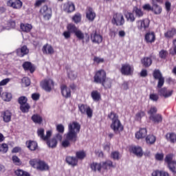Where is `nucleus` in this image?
<instances>
[{"label": "nucleus", "instance_id": "nucleus-1", "mask_svg": "<svg viewBox=\"0 0 176 176\" xmlns=\"http://www.w3.org/2000/svg\"><path fill=\"white\" fill-rule=\"evenodd\" d=\"M80 131V124L78 122H72L68 125V132L66 133V138L73 141V142H76Z\"/></svg>", "mask_w": 176, "mask_h": 176}, {"label": "nucleus", "instance_id": "nucleus-2", "mask_svg": "<svg viewBox=\"0 0 176 176\" xmlns=\"http://www.w3.org/2000/svg\"><path fill=\"white\" fill-rule=\"evenodd\" d=\"M108 118L111 120L110 127L111 130H113V133H115V134H120V132L123 131L124 127L122 122H120V120H119V116H118V114L111 112L108 115Z\"/></svg>", "mask_w": 176, "mask_h": 176}, {"label": "nucleus", "instance_id": "nucleus-3", "mask_svg": "<svg viewBox=\"0 0 176 176\" xmlns=\"http://www.w3.org/2000/svg\"><path fill=\"white\" fill-rule=\"evenodd\" d=\"M18 103L20 105V111L22 113H28L30 109H31V106L28 103V98L26 96H20L18 98Z\"/></svg>", "mask_w": 176, "mask_h": 176}, {"label": "nucleus", "instance_id": "nucleus-4", "mask_svg": "<svg viewBox=\"0 0 176 176\" xmlns=\"http://www.w3.org/2000/svg\"><path fill=\"white\" fill-rule=\"evenodd\" d=\"M149 24H151V21L148 19L136 21V27L140 32H145L149 28Z\"/></svg>", "mask_w": 176, "mask_h": 176}, {"label": "nucleus", "instance_id": "nucleus-5", "mask_svg": "<svg viewBox=\"0 0 176 176\" xmlns=\"http://www.w3.org/2000/svg\"><path fill=\"white\" fill-rule=\"evenodd\" d=\"M125 22L126 21L124 20V16H123V14L120 12H115L113 14L111 23L114 25L121 26L123 25Z\"/></svg>", "mask_w": 176, "mask_h": 176}, {"label": "nucleus", "instance_id": "nucleus-6", "mask_svg": "<svg viewBox=\"0 0 176 176\" xmlns=\"http://www.w3.org/2000/svg\"><path fill=\"white\" fill-rule=\"evenodd\" d=\"M58 141H63V135L56 133L52 138L47 140V145L49 148H56L58 144Z\"/></svg>", "mask_w": 176, "mask_h": 176}, {"label": "nucleus", "instance_id": "nucleus-7", "mask_svg": "<svg viewBox=\"0 0 176 176\" xmlns=\"http://www.w3.org/2000/svg\"><path fill=\"white\" fill-rule=\"evenodd\" d=\"M29 164H30V166L33 167V168H36V170H38L39 171H43V170H45V162L41 160H30L29 162Z\"/></svg>", "mask_w": 176, "mask_h": 176}, {"label": "nucleus", "instance_id": "nucleus-8", "mask_svg": "<svg viewBox=\"0 0 176 176\" xmlns=\"http://www.w3.org/2000/svg\"><path fill=\"white\" fill-rule=\"evenodd\" d=\"M78 109L82 115H87L88 118H90L93 117V109H91L87 104H78Z\"/></svg>", "mask_w": 176, "mask_h": 176}, {"label": "nucleus", "instance_id": "nucleus-9", "mask_svg": "<svg viewBox=\"0 0 176 176\" xmlns=\"http://www.w3.org/2000/svg\"><path fill=\"white\" fill-rule=\"evenodd\" d=\"M107 78V73L104 70H99L98 71L94 77V82L95 83L101 84L104 82V80Z\"/></svg>", "mask_w": 176, "mask_h": 176}, {"label": "nucleus", "instance_id": "nucleus-10", "mask_svg": "<svg viewBox=\"0 0 176 176\" xmlns=\"http://www.w3.org/2000/svg\"><path fill=\"white\" fill-rule=\"evenodd\" d=\"M134 72V67L129 63L122 65L120 72L122 75L129 76Z\"/></svg>", "mask_w": 176, "mask_h": 176}, {"label": "nucleus", "instance_id": "nucleus-11", "mask_svg": "<svg viewBox=\"0 0 176 176\" xmlns=\"http://www.w3.org/2000/svg\"><path fill=\"white\" fill-rule=\"evenodd\" d=\"M7 6L13 9H21L23 8V1L21 0H8Z\"/></svg>", "mask_w": 176, "mask_h": 176}, {"label": "nucleus", "instance_id": "nucleus-12", "mask_svg": "<svg viewBox=\"0 0 176 176\" xmlns=\"http://www.w3.org/2000/svg\"><path fill=\"white\" fill-rule=\"evenodd\" d=\"M158 93L161 97L164 98H168L173 96V91L171 89H167V88L164 87L158 90Z\"/></svg>", "mask_w": 176, "mask_h": 176}, {"label": "nucleus", "instance_id": "nucleus-13", "mask_svg": "<svg viewBox=\"0 0 176 176\" xmlns=\"http://www.w3.org/2000/svg\"><path fill=\"white\" fill-rule=\"evenodd\" d=\"M63 10L66 13H72L75 10V4L71 1H67L63 5Z\"/></svg>", "mask_w": 176, "mask_h": 176}, {"label": "nucleus", "instance_id": "nucleus-14", "mask_svg": "<svg viewBox=\"0 0 176 176\" xmlns=\"http://www.w3.org/2000/svg\"><path fill=\"white\" fill-rule=\"evenodd\" d=\"M1 117L3 118L5 123H9V122L12 120V112L9 110L1 111Z\"/></svg>", "mask_w": 176, "mask_h": 176}, {"label": "nucleus", "instance_id": "nucleus-15", "mask_svg": "<svg viewBox=\"0 0 176 176\" xmlns=\"http://www.w3.org/2000/svg\"><path fill=\"white\" fill-rule=\"evenodd\" d=\"M144 41L146 43H153V42L156 41V35H155V32H147L144 36Z\"/></svg>", "mask_w": 176, "mask_h": 176}, {"label": "nucleus", "instance_id": "nucleus-16", "mask_svg": "<svg viewBox=\"0 0 176 176\" xmlns=\"http://www.w3.org/2000/svg\"><path fill=\"white\" fill-rule=\"evenodd\" d=\"M61 94L65 98H69L71 97V89L65 85L60 86Z\"/></svg>", "mask_w": 176, "mask_h": 176}, {"label": "nucleus", "instance_id": "nucleus-17", "mask_svg": "<svg viewBox=\"0 0 176 176\" xmlns=\"http://www.w3.org/2000/svg\"><path fill=\"white\" fill-rule=\"evenodd\" d=\"M91 41L93 42V43H97L98 45H100V43L102 42V36L98 34L97 32L92 33L91 34Z\"/></svg>", "mask_w": 176, "mask_h": 176}, {"label": "nucleus", "instance_id": "nucleus-18", "mask_svg": "<svg viewBox=\"0 0 176 176\" xmlns=\"http://www.w3.org/2000/svg\"><path fill=\"white\" fill-rule=\"evenodd\" d=\"M27 148L32 151H36L38 149V142L34 140H28L25 142Z\"/></svg>", "mask_w": 176, "mask_h": 176}, {"label": "nucleus", "instance_id": "nucleus-19", "mask_svg": "<svg viewBox=\"0 0 176 176\" xmlns=\"http://www.w3.org/2000/svg\"><path fill=\"white\" fill-rule=\"evenodd\" d=\"M54 87V82L52 79H47L45 81V91L50 93L52 89Z\"/></svg>", "mask_w": 176, "mask_h": 176}, {"label": "nucleus", "instance_id": "nucleus-20", "mask_svg": "<svg viewBox=\"0 0 176 176\" xmlns=\"http://www.w3.org/2000/svg\"><path fill=\"white\" fill-rule=\"evenodd\" d=\"M17 56L19 57H24V56H26V54H28L30 53V50L27 47V45H23L21 47V49H18L16 50Z\"/></svg>", "mask_w": 176, "mask_h": 176}, {"label": "nucleus", "instance_id": "nucleus-21", "mask_svg": "<svg viewBox=\"0 0 176 176\" xmlns=\"http://www.w3.org/2000/svg\"><path fill=\"white\" fill-rule=\"evenodd\" d=\"M22 67L25 71H30V74H34V72H35V67L30 62L23 63Z\"/></svg>", "mask_w": 176, "mask_h": 176}, {"label": "nucleus", "instance_id": "nucleus-22", "mask_svg": "<svg viewBox=\"0 0 176 176\" xmlns=\"http://www.w3.org/2000/svg\"><path fill=\"white\" fill-rule=\"evenodd\" d=\"M146 129H140L139 131L135 133V138H137V140H142V138H145V137H146Z\"/></svg>", "mask_w": 176, "mask_h": 176}, {"label": "nucleus", "instance_id": "nucleus-23", "mask_svg": "<svg viewBox=\"0 0 176 176\" xmlns=\"http://www.w3.org/2000/svg\"><path fill=\"white\" fill-rule=\"evenodd\" d=\"M91 97L95 102H98V101L101 100V94L97 90L91 91Z\"/></svg>", "mask_w": 176, "mask_h": 176}, {"label": "nucleus", "instance_id": "nucleus-24", "mask_svg": "<svg viewBox=\"0 0 176 176\" xmlns=\"http://www.w3.org/2000/svg\"><path fill=\"white\" fill-rule=\"evenodd\" d=\"M31 119L35 124H42V122H43V118L38 113L34 114Z\"/></svg>", "mask_w": 176, "mask_h": 176}, {"label": "nucleus", "instance_id": "nucleus-25", "mask_svg": "<svg viewBox=\"0 0 176 176\" xmlns=\"http://www.w3.org/2000/svg\"><path fill=\"white\" fill-rule=\"evenodd\" d=\"M149 119L154 123H162L163 121V117L160 114L151 115Z\"/></svg>", "mask_w": 176, "mask_h": 176}, {"label": "nucleus", "instance_id": "nucleus-26", "mask_svg": "<svg viewBox=\"0 0 176 176\" xmlns=\"http://www.w3.org/2000/svg\"><path fill=\"white\" fill-rule=\"evenodd\" d=\"M131 152L134 153V155H137L138 157H142L144 155V152H142V148L140 146H133L131 148Z\"/></svg>", "mask_w": 176, "mask_h": 176}, {"label": "nucleus", "instance_id": "nucleus-27", "mask_svg": "<svg viewBox=\"0 0 176 176\" xmlns=\"http://www.w3.org/2000/svg\"><path fill=\"white\" fill-rule=\"evenodd\" d=\"M66 162L69 164V166H72L73 167L78 166V158H76V157H67Z\"/></svg>", "mask_w": 176, "mask_h": 176}, {"label": "nucleus", "instance_id": "nucleus-28", "mask_svg": "<svg viewBox=\"0 0 176 176\" xmlns=\"http://www.w3.org/2000/svg\"><path fill=\"white\" fill-rule=\"evenodd\" d=\"M87 19L89 20V21H93L94 19H96V12L93 11L92 8H88L86 13Z\"/></svg>", "mask_w": 176, "mask_h": 176}, {"label": "nucleus", "instance_id": "nucleus-29", "mask_svg": "<svg viewBox=\"0 0 176 176\" xmlns=\"http://www.w3.org/2000/svg\"><path fill=\"white\" fill-rule=\"evenodd\" d=\"M20 28L23 32H30L32 30V25L30 23H21Z\"/></svg>", "mask_w": 176, "mask_h": 176}, {"label": "nucleus", "instance_id": "nucleus-30", "mask_svg": "<svg viewBox=\"0 0 176 176\" xmlns=\"http://www.w3.org/2000/svg\"><path fill=\"white\" fill-rule=\"evenodd\" d=\"M151 176H170V174L166 170H156L152 173Z\"/></svg>", "mask_w": 176, "mask_h": 176}, {"label": "nucleus", "instance_id": "nucleus-31", "mask_svg": "<svg viewBox=\"0 0 176 176\" xmlns=\"http://www.w3.org/2000/svg\"><path fill=\"white\" fill-rule=\"evenodd\" d=\"M100 85H102L104 89H111V87H112V80H111V78H106Z\"/></svg>", "mask_w": 176, "mask_h": 176}, {"label": "nucleus", "instance_id": "nucleus-32", "mask_svg": "<svg viewBox=\"0 0 176 176\" xmlns=\"http://www.w3.org/2000/svg\"><path fill=\"white\" fill-rule=\"evenodd\" d=\"M152 5H153V8L151 12H153L155 14H160V13H162L163 10L162 7L158 4H152Z\"/></svg>", "mask_w": 176, "mask_h": 176}, {"label": "nucleus", "instance_id": "nucleus-33", "mask_svg": "<svg viewBox=\"0 0 176 176\" xmlns=\"http://www.w3.org/2000/svg\"><path fill=\"white\" fill-rule=\"evenodd\" d=\"M141 61L144 67H151L152 65V59L149 57H145Z\"/></svg>", "mask_w": 176, "mask_h": 176}, {"label": "nucleus", "instance_id": "nucleus-34", "mask_svg": "<svg viewBox=\"0 0 176 176\" xmlns=\"http://www.w3.org/2000/svg\"><path fill=\"white\" fill-rule=\"evenodd\" d=\"M166 140H168L172 144L176 142V133H169L166 134Z\"/></svg>", "mask_w": 176, "mask_h": 176}, {"label": "nucleus", "instance_id": "nucleus-35", "mask_svg": "<svg viewBox=\"0 0 176 176\" xmlns=\"http://www.w3.org/2000/svg\"><path fill=\"white\" fill-rule=\"evenodd\" d=\"M146 142L148 145H153L154 142H156V136L153 135H148L146 138Z\"/></svg>", "mask_w": 176, "mask_h": 176}, {"label": "nucleus", "instance_id": "nucleus-36", "mask_svg": "<svg viewBox=\"0 0 176 176\" xmlns=\"http://www.w3.org/2000/svg\"><path fill=\"white\" fill-rule=\"evenodd\" d=\"M86 157V153L83 151H77L76 153V158L77 160H83Z\"/></svg>", "mask_w": 176, "mask_h": 176}, {"label": "nucleus", "instance_id": "nucleus-37", "mask_svg": "<svg viewBox=\"0 0 176 176\" xmlns=\"http://www.w3.org/2000/svg\"><path fill=\"white\" fill-rule=\"evenodd\" d=\"M125 17L126 19V21H129L130 23H134V21H135V16H134V14L131 12H127L125 14Z\"/></svg>", "mask_w": 176, "mask_h": 176}, {"label": "nucleus", "instance_id": "nucleus-38", "mask_svg": "<svg viewBox=\"0 0 176 176\" xmlns=\"http://www.w3.org/2000/svg\"><path fill=\"white\" fill-rule=\"evenodd\" d=\"M91 168L94 171H101L102 164L101 163L98 164V163L94 162L91 165Z\"/></svg>", "mask_w": 176, "mask_h": 176}, {"label": "nucleus", "instance_id": "nucleus-39", "mask_svg": "<svg viewBox=\"0 0 176 176\" xmlns=\"http://www.w3.org/2000/svg\"><path fill=\"white\" fill-rule=\"evenodd\" d=\"M133 12L135 13L136 17H142V16H144V12H142V10H141V8L135 7L133 8Z\"/></svg>", "mask_w": 176, "mask_h": 176}, {"label": "nucleus", "instance_id": "nucleus-40", "mask_svg": "<svg viewBox=\"0 0 176 176\" xmlns=\"http://www.w3.org/2000/svg\"><path fill=\"white\" fill-rule=\"evenodd\" d=\"M174 35H176V30L175 29H171L170 30H168L166 33H164V36L166 38H173Z\"/></svg>", "mask_w": 176, "mask_h": 176}, {"label": "nucleus", "instance_id": "nucleus-41", "mask_svg": "<svg viewBox=\"0 0 176 176\" xmlns=\"http://www.w3.org/2000/svg\"><path fill=\"white\" fill-rule=\"evenodd\" d=\"M45 17L47 20H50V19H52V8L50 7H46Z\"/></svg>", "mask_w": 176, "mask_h": 176}, {"label": "nucleus", "instance_id": "nucleus-42", "mask_svg": "<svg viewBox=\"0 0 176 176\" xmlns=\"http://www.w3.org/2000/svg\"><path fill=\"white\" fill-rule=\"evenodd\" d=\"M74 35H76V38H78V39L80 41L85 39V33H83V32L79 29L74 33Z\"/></svg>", "mask_w": 176, "mask_h": 176}, {"label": "nucleus", "instance_id": "nucleus-43", "mask_svg": "<svg viewBox=\"0 0 176 176\" xmlns=\"http://www.w3.org/2000/svg\"><path fill=\"white\" fill-rule=\"evenodd\" d=\"M1 98L4 101H10L12 100V94L8 92H3L1 94Z\"/></svg>", "mask_w": 176, "mask_h": 176}, {"label": "nucleus", "instance_id": "nucleus-44", "mask_svg": "<svg viewBox=\"0 0 176 176\" xmlns=\"http://www.w3.org/2000/svg\"><path fill=\"white\" fill-rule=\"evenodd\" d=\"M102 164V168H104V170H108V168L112 167V162L111 161H106L101 163Z\"/></svg>", "mask_w": 176, "mask_h": 176}, {"label": "nucleus", "instance_id": "nucleus-45", "mask_svg": "<svg viewBox=\"0 0 176 176\" xmlns=\"http://www.w3.org/2000/svg\"><path fill=\"white\" fill-rule=\"evenodd\" d=\"M173 157H174V155L173 154H168L165 157V162L167 163L168 166H170V163H173L175 162V160H173Z\"/></svg>", "mask_w": 176, "mask_h": 176}, {"label": "nucleus", "instance_id": "nucleus-46", "mask_svg": "<svg viewBox=\"0 0 176 176\" xmlns=\"http://www.w3.org/2000/svg\"><path fill=\"white\" fill-rule=\"evenodd\" d=\"M168 167L171 173L176 174V161L170 163Z\"/></svg>", "mask_w": 176, "mask_h": 176}, {"label": "nucleus", "instance_id": "nucleus-47", "mask_svg": "<svg viewBox=\"0 0 176 176\" xmlns=\"http://www.w3.org/2000/svg\"><path fill=\"white\" fill-rule=\"evenodd\" d=\"M67 75L69 79H72V80H74V79H76V77L78 76V74H76V72H74L69 69L67 71Z\"/></svg>", "mask_w": 176, "mask_h": 176}, {"label": "nucleus", "instance_id": "nucleus-48", "mask_svg": "<svg viewBox=\"0 0 176 176\" xmlns=\"http://www.w3.org/2000/svg\"><path fill=\"white\" fill-rule=\"evenodd\" d=\"M15 175L16 176H30V173L21 169L15 170Z\"/></svg>", "mask_w": 176, "mask_h": 176}, {"label": "nucleus", "instance_id": "nucleus-49", "mask_svg": "<svg viewBox=\"0 0 176 176\" xmlns=\"http://www.w3.org/2000/svg\"><path fill=\"white\" fill-rule=\"evenodd\" d=\"M67 30L70 32L75 34L79 29H78V28H76V26H75L74 24H69L67 25Z\"/></svg>", "mask_w": 176, "mask_h": 176}, {"label": "nucleus", "instance_id": "nucleus-50", "mask_svg": "<svg viewBox=\"0 0 176 176\" xmlns=\"http://www.w3.org/2000/svg\"><path fill=\"white\" fill-rule=\"evenodd\" d=\"M12 160L16 166H21V160L16 155H13L12 157Z\"/></svg>", "mask_w": 176, "mask_h": 176}, {"label": "nucleus", "instance_id": "nucleus-51", "mask_svg": "<svg viewBox=\"0 0 176 176\" xmlns=\"http://www.w3.org/2000/svg\"><path fill=\"white\" fill-rule=\"evenodd\" d=\"M45 53L47 54H54V49L52 45H45Z\"/></svg>", "mask_w": 176, "mask_h": 176}, {"label": "nucleus", "instance_id": "nucleus-52", "mask_svg": "<svg viewBox=\"0 0 176 176\" xmlns=\"http://www.w3.org/2000/svg\"><path fill=\"white\" fill-rule=\"evenodd\" d=\"M8 151H9V146L6 143L0 144V152L6 153Z\"/></svg>", "mask_w": 176, "mask_h": 176}, {"label": "nucleus", "instance_id": "nucleus-53", "mask_svg": "<svg viewBox=\"0 0 176 176\" xmlns=\"http://www.w3.org/2000/svg\"><path fill=\"white\" fill-rule=\"evenodd\" d=\"M149 99L153 102H157L159 100V95H157V94H151L149 95Z\"/></svg>", "mask_w": 176, "mask_h": 176}, {"label": "nucleus", "instance_id": "nucleus-54", "mask_svg": "<svg viewBox=\"0 0 176 176\" xmlns=\"http://www.w3.org/2000/svg\"><path fill=\"white\" fill-rule=\"evenodd\" d=\"M37 134L38 137L43 140V141H45V129L41 128L37 130Z\"/></svg>", "mask_w": 176, "mask_h": 176}, {"label": "nucleus", "instance_id": "nucleus-55", "mask_svg": "<svg viewBox=\"0 0 176 176\" xmlns=\"http://www.w3.org/2000/svg\"><path fill=\"white\" fill-rule=\"evenodd\" d=\"M111 156L113 160H119L120 159V153L118 151L112 152Z\"/></svg>", "mask_w": 176, "mask_h": 176}, {"label": "nucleus", "instance_id": "nucleus-56", "mask_svg": "<svg viewBox=\"0 0 176 176\" xmlns=\"http://www.w3.org/2000/svg\"><path fill=\"white\" fill-rule=\"evenodd\" d=\"M80 20H82V16L80 15V14H76L73 16V21H74V23H76V24H78V23H80Z\"/></svg>", "mask_w": 176, "mask_h": 176}, {"label": "nucleus", "instance_id": "nucleus-57", "mask_svg": "<svg viewBox=\"0 0 176 176\" xmlns=\"http://www.w3.org/2000/svg\"><path fill=\"white\" fill-rule=\"evenodd\" d=\"M53 135V129H49L46 131V134L45 135V141H47L50 137Z\"/></svg>", "mask_w": 176, "mask_h": 176}, {"label": "nucleus", "instance_id": "nucleus-58", "mask_svg": "<svg viewBox=\"0 0 176 176\" xmlns=\"http://www.w3.org/2000/svg\"><path fill=\"white\" fill-rule=\"evenodd\" d=\"M56 130L59 133V134H64V125L61 124L56 125Z\"/></svg>", "mask_w": 176, "mask_h": 176}, {"label": "nucleus", "instance_id": "nucleus-59", "mask_svg": "<svg viewBox=\"0 0 176 176\" xmlns=\"http://www.w3.org/2000/svg\"><path fill=\"white\" fill-rule=\"evenodd\" d=\"M153 76L155 79H162L163 76H162V73H160V71L155 70L153 73Z\"/></svg>", "mask_w": 176, "mask_h": 176}, {"label": "nucleus", "instance_id": "nucleus-60", "mask_svg": "<svg viewBox=\"0 0 176 176\" xmlns=\"http://www.w3.org/2000/svg\"><path fill=\"white\" fill-rule=\"evenodd\" d=\"M145 116V113L144 111H140L139 113H136L135 119L136 120H140L142 118Z\"/></svg>", "mask_w": 176, "mask_h": 176}, {"label": "nucleus", "instance_id": "nucleus-61", "mask_svg": "<svg viewBox=\"0 0 176 176\" xmlns=\"http://www.w3.org/2000/svg\"><path fill=\"white\" fill-rule=\"evenodd\" d=\"M69 141H72V140L66 138V140L62 142V146H63V148H68V146L71 145V143L69 142Z\"/></svg>", "mask_w": 176, "mask_h": 176}, {"label": "nucleus", "instance_id": "nucleus-62", "mask_svg": "<svg viewBox=\"0 0 176 176\" xmlns=\"http://www.w3.org/2000/svg\"><path fill=\"white\" fill-rule=\"evenodd\" d=\"M167 54H168L167 51L164 50H162L159 53V56L160 58H166V57H167Z\"/></svg>", "mask_w": 176, "mask_h": 176}, {"label": "nucleus", "instance_id": "nucleus-63", "mask_svg": "<svg viewBox=\"0 0 176 176\" xmlns=\"http://www.w3.org/2000/svg\"><path fill=\"white\" fill-rule=\"evenodd\" d=\"M156 112H157V108H156V107H151L148 111V115H151L150 116H152V115H153V113H156Z\"/></svg>", "mask_w": 176, "mask_h": 176}, {"label": "nucleus", "instance_id": "nucleus-64", "mask_svg": "<svg viewBox=\"0 0 176 176\" xmlns=\"http://www.w3.org/2000/svg\"><path fill=\"white\" fill-rule=\"evenodd\" d=\"M22 82H23V83H25V85L26 87H28V86H30V85H31V80H30V79L28 78V77H25V78H23L22 79Z\"/></svg>", "mask_w": 176, "mask_h": 176}]
</instances>
